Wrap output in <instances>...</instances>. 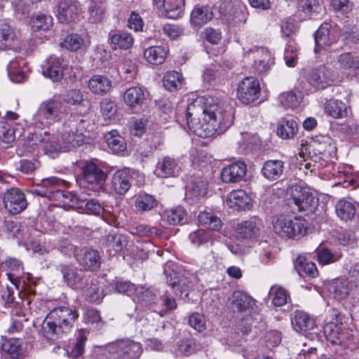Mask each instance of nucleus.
<instances>
[{"instance_id": "f257e3e1", "label": "nucleus", "mask_w": 359, "mask_h": 359, "mask_svg": "<svg viewBox=\"0 0 359 359\" xmlns=\"http://www.w3.org/2000/svg\"><path fill=\"white\" fill-rule=\"evenodd\" d=\"M187 123L197 135L199 128L208 130L205 135L224 133L233 123L232 112L224 108L217 97L204 96L196 99L187 107Z\"/></svg>"}, {"instance_id": "f03ea898", "label": "nucleus", "mask_w": 359, "mask_h": 359, "mask_svg": "<svg viewBox=\"0 0 359 359\" xmlns=\"http://www.w3.org/2000/svg\"><path fill=\"white\" fill-rule=\"evenodd\" d=\"M65 183L55 177L43 179L40 184L36 186L33 192L50 200L60 201L65 205L74 206V199L79 198L76 194L65 191Z\"/></svg>"}, {"instance_id": "7ed1b4c3", "label": "nucleus", "mask_w": 359, "mask_h": 359, "mask_svg": "<svg viewBox=\"0 0 359 359\" xmlns=\"http://www.w3.org/2000/svg\"><path fill=\"white\" fill-rule=\"evenodd\" d=\"M89 122L83 116L71 115L63 123L60 138L67 151L79 147L84 143V132Z\"/></svg>"}, {"instance_id": "20e7f679", "label": "nucleus", "mask_w": 359, "mask_h": 359, "mask_svg": "<svg viewBox=\"0 0 359 359\" xmlns=\"http://www.w3.org/2000/svg\"><path fill=\"white\" fill-rule=\"evenodd\" d=\"M307 224L306 220L301 217L280 215L273 222V229L283 238L299 239L306 235Z\"/></svg>"}, {"instance_id": "39448f33", "label": "nucleus", "mask_w": 359, "mask_h": 359, "mask_svg": "<svg viewBox=\"0 0 359 359\" xmlns=\"http://www.w3.org/2000/svg\"><path fill=\"white\" fill-rule=\"evenodd\" d=\"M105 180V173L95 163L87 161L82 165V174L79 183L83 189V193L88 195H90L91 192L95 194H99L104 189Z\"/></svg>"}, {"instance_id": "423d86ee", "label": "nucleus", "mask_w": 359, "mask_h": 359, "mask_svg": "<svg viewBox=\"0 0 359 359\" xmlns=\"http://www.w3.org/2000/svg\"><path fill=\"white\" fill-rule=\"evenodd\" d=\"M333 75L330 69L321 65L306 72L302 78V90L308 93L318 89H325L333 83Z\"/></svg>"}, {"instance_id": "0eeeda50", "label": "nucleus", "mask_w": 359, "mask_h": 359, "mask_svg": "<svg viewBox=\"0 0 359 359\" xmlns=\"http://www.w3.org/2000/svg\"><path fill=\"white\" fill-rule=\"evenodd\" d=\"M75 323L62 319H54V316L47 315L41 324V334L47 340L55 341L62 339L69 333Z\"/></svg>"}, {"instance_id": "6e6552de", "label": "nucleus", "mask_w": 359, "mask_h": 359, "mask_svg": "<svg viewBox=\"0 0 359 359\" xmlns=\"http://www.w3.org/2000/svg\"><path fill=\"white\" fill-rule=\"evenodd\" d=\"M171 263H167L164 266V274L166 278V283L172 288L175 290L176 294L188 297L189 292L198 282L195 274L188 276H177V273L171 269Z\"/></svg>"}, {"instance_id": "1a4fd4ad", "label": "nucleus", "mask_w": 359, "mask_h": 359, "mask_svg": "<svg viewBox=\"0 0 359 359\" xmlns=\"http://www.w3.org/2000/svg\"><path fill=\"white\" fill-rule=\"evenodd\" d=\"M65 111L63 102L57 96H53L41 102L36 111V118L41 123L51 124L59 121L61 114Z\"/></svg>"}, {"instance_id": "9d476101", "label": "nucleus", "mask_w": 359, "mask_h": 359, "mask_svg": "<svg viewBox=\"0 0 359 359\" xmlns=\"http://www.w3.org/2000/svg\"><path fill=\"white\" fill-rule=\"evenodd\" d=\"M56 269L62 274L64 283L73 290H83L88 287L90 276L82 269L65 264L57 265Z\"/></svg>"}, {"instance_id": "9b49d317", "label": "nucleus", "mask_w": 359, "mask_h": 359, "mask_svg": "<svg viewBox=\"0 0 359 359\" xmlns=\"http://www.w3.org/2000/svg\"><path fill=\"white\" fill-rule=\"evenodd\" d=\"M292 199L299 212H313L318 205V198L308 189L294 187Z\"/></svg>"}, {"instance_id": "f8f14e48", "label": "nucleus", "mask_w": 359, "mask_h": 359, "mask_svg": "<svg viewBox=\"0 0 359 359\" xmlns=\"http://www.w3.org/2000/svg\"><path fill=\"white\" fill-rule=\"evenodd\" d=\"M4 203L6 210L11 215L20 213L27 206L25 194L18 188H11L4 193Z\"/></svg>"}, {"instance_id": "ddd939ff", "label": "nucleus", "mask_w": 359, "mask_h": 359, "mask_svg": "<svg viewBox=\"0 0 359 359\" xmlns=\"http://www.w3.org/2000/svg\"><path fill=\"white\" fill-rule=\"evenodd\" d=\"M259 93V81L254 77H245L240 82L237 88V97L245 104H248L257 100Z\"/></svg>"}, {"instance_id": "4468645a", "label": "nucleus", "mask_w": 359, "mask_h": 359, "mask_svg": "<svg viewBox=\"0 0 359 359\" xmlns=\"http://www.w3.org/2000/svg\"><path fill=\"white\" fill-rule=\"evenodd\" d=\"M134 172L129 168L116 170L111 176L113 190L119 195L126 194L132 186Z\"/></svg>"}, {"instance_id": "2eb2a0df", "label": "nucleus", "mask_w": 359, "mask_h": 359, "mask_svg": "<svg viewBox=\"0 0 359 359\" xmlns=\"http://www.w3.org/2000/svg\"><path fill=\"white\" fill-rule=\"evenodd\" d=\"M247 166L243 161H238L223 168L220 177L224 183H237L245 176Z\"/></svg>"}, {"instance_id": "dca6fc26", "label": "nucleus", "mask_w": 359, "mask_h": 359, "mask_svg": "<svg viewBox=\"0 0 359 359\" xmlns=\"http://www.w3.org/2000/svg\"><path fill=\"white\" fill-rule=\"evenodd\" d=\"M79 13L78 2L74 0H60L57 5V17L62 23L74 21Z\"/></svg>"}, {"instance_id": "f3484780", "label": "nucleus", "mask_w": 359, "mask_h": 359, "mask_svg": "<svg viewBox=\"0 0 359 359\" xmlns=\"http://www.w3.org/2000/svg\"><path fill=\"white\" fill-rule=\"evenodd\" d=\"M158 9H163L165 16L170 19L180 17L184 10V0H153Z\"/></svg>"}, {"instance_id": "a211bd4d", "label": "nucleus", "mask_w": 359, "mask_h": 359, "mask_svg": "<svg viewBox=\"0 0 359 359\" xmlns=\"http://www.w3.org/2000/svg\"><path fill=\"white\" fill-rule=\"evenodd\" d=\"M18 41L14 29L8 24L0 22V50H17L19 48Z\"/></svg>"}, {"instance_id": "6ab92c4d", "label": "nucleus", "mask_w": 359, "mask_h": 359, "mask_svg": "<svg viewBox=\"0 0 359 359\" xmlns=\"http://www.w3.org/2000/svg\"><path fill=\"white\" fill-rule=\"evenodd\" d=\"M42 72L53 82L59 81L63 76V60L55 55L50 56L42 67Z\"/></svg>"}, {"instance_id": "aec40b11", "label": "nucleus", "mask_w": 359, "mask_h": 359, "mask_svg": "<svg viewBox=\"0 0 359 359\" xmlns=\"http://www.w3.org/2000/svg\"><path fill=\"white\" fill-rule=\"evenodd\" d=\"M231 309L233 313H248L255 304V299L242 291H235L232 294Z\"/></svg>"}, {"instance_id": "412c9836", "label": "nucleus", "mask_w": 359, "mask_h": 359, "mask_svg": "<svg viewBox=\"0 0 359 359\" xmlns=\"http://www.w3.org/2000/svg\"><path fill=\"white\" fill-rule=\"evenodd\" d=\"M178 172L177 160L168 156L158 160L155 170L156 175L162 178L175 177Z\"/></svg>"}, {"instance_id": "4be33fe9", "label": "nucleus", "mask_w": 359, "mask_h": 359, "mask_svg": "<svg viewBox=\"0 0 359 359\" xmlns=\"http://www.w3.org/2000/svg\"><path fill=\"white\" fill-rule=\"evenodd\" d=\"M316 47L315 53L320 49L325 48L336 41L334 35L330 31V25L324 23L318 28L314 34Z\"/></svg>"}, {"instance_id": "5701e85b", "label": "nucleus", "mask_w": 359, "mask_h": 359, "mask_svg": "<svg viewBox=\"0 0 359 359\" xmlns=\"http://www.w3.org/2000/svg\"><path fill=\"white\" fill-rule=\"evenodd\" d=\"M1 354L6 359H22L25 355L23 345L18 339H7L1 345Z\"/></svg>"}, {"instance_id": "b1692460", "label": "nucleus", "mask_w": 359, "mask_h": 359, "mask_svg": "<svg viewBox=\"0 0 359 359\" xmlns=\"http://www.w3.org/2000/svg\"><path fill=\"white\" fill-rule=\"evenodd\" d=\"M42 133H31L24 140L20 145L17 147V154L19 156H25L35 152L39 146L43 142Z\"/></svg>"}, {"instance_id": "393cba45", "label": "nucleus", "mask_w": 359, "mask_h": 359, "mask_svg": "<svg viewBox=\"0 0 359 359\" xmlns=\"http://www.w3.org/2000/svg\"><path fill=\"white\" fill-rule=\"evenodd\" d=\"M128 244L126 237L120 233L108 234L104 236L102 246L109 252V255H115L121 252Z\"/></svg>"}, {"instance_id": "a878e982", "label": "nucleus", "mask_w": 359, "mask_h": 359, "mask_svg": "<svg viewBox=\"0 0 359 359\" xmlns=\"http://www.w3.org/2000/svg\"><path fill=\"white\" fill-rule=\"evenodd\" d=\"M208 181L201 176L193 177L187 188V196L193 200L204 197L208 192Z\"/></svg>"}, {"instance_id": "bb28decb", "label": "nucleus", "mask_w": 359, "mask_h": 359, "mask_svg": "<svg viewBox=\"0 0 359 359\" xmlns=\"http://www.w3.org/2000/svg\"><path fill=\"white\" fill-rule=\"evenodd\" d=\"M43 142L44 152L50 157H54L56 154L60 151H66L63 144V140H59L60 135H53L47 132L43 134Z\"/></svg>"}, {"instance_id": "cd10ccee", "label": "nucleus", "mask_w": 359, "mask_h": 359, "mask_svg": "<svg viewBox=\"0 0 359 359\" xmlns=\"http://www.w3.org/2000/svg\"><path fill=\"white\" fill-rule=\"evenodd\" d=\"M293 328L298 332L313 330L316 327L315 320L303 311H296L291 317Z\"/></svg>"}, {"instance_id": "c85d7f7f", "label": "nucleus", "mask_w": 359, "mask_h": 359, "mask_svg": "<svg viewBox=\"0 0 359 359\" xmlns=\"http://www.w3.org/2000/svg\"><path fill=\"white\" fill-rule=\"evenodd\" d=\"M77 260L85 270L93 271L100 268L101 265V257L96 250H86L81 254Z\"/></svg>"}, {"instance_id": "c756f323", "label": "nucleus", "mask_w": 359, "mask_h": 359, "mask_svg": "<svg viewBox=\"0 0 359 359\" xmlns=\"http://www.w3.org/2000/svg\"><path fill=\"white\" fill-rule=\"evenodd\" d=\"M353 284L346 278L333 280L327 286V290L334 299H343L349 294Z\"/></svg>"}, {"instance_id": "7c9ffc66", "label": "nucleus", "mask_w": 359, "mask_h": 359, "mask_svg": "<svg viewBox=\"0 0 359 359\" xmlns=\"http://www.w3.org/2000/svg\"><path fill=\"white\" fill-rule=\"evenodd\" d=\"M285 163L281 160H269L264 162L262 168V174L270 181L276 180L283 173Z\"/></svg>"}, {"instance_id": "2f4dec72", "label": "nucleus", "mask_w": 359, "mask_h": 359, "mask_svg": "<svg viewBox=\"0 0 359 359\" xmlns=\"http://www.w3.org/2000/svg\"><path fill=\"white\" fill-rule=\"evenodd\" d=\"M309 149H312L315 155L324 156H330L336 151L334 143L329 137H322L320 139L314 140L309 144Z\"/></svg>"}, {"instance_id": "473e14b6", "label": "nucleus", "mask_w": 359, "mask_h": 359, "mask_svg": "<svg viewBox=\"0 0 359 359\" xmlns=\"http://www.w3.org/2000/svg\"><path fill=\"white\" fill-rule=\"evenodd\" d=\"M88 86L93 94L104 95L111 90L112 82L105 76L95 75L89 79Z\"/></svg>"}, {"instance_id": "72a5a7b5", "label": "nucleus", "mask_w": 359, "mask_h": 359, "mask_svg": "<svg viewBox=\"0 0 359 359\" xmlns=\"http://www.w3.org/2000/svg\"><path fill=\"white\" fill-rule=\"evenodd\" d=\"M250 198L242 189L233 190L227 196L226 205L236 210H245L250 204Z\"/></svg>"}, {"instance_id": "f704fd0d", "label": "nucleus", "mask_w": 359, "mask_h": 359, "mask_svg": "<svg viewBox=\"0 0 359 359\" xmlns=\"http://www.w3.org/2000/svg\"><path fill=\"white\" fill-rule=\"evenodd\" d=\"M212 16L213 13L210 6L196 5L191 13V22L194 26L201 27L209 22Z\"/></svg>"}, {"instance_id": "c9c22d12", "label": "nucleus", "mask_w": 359, "mask_h": 359, "mask_svg": "<svg viewBox=\"0 0 359 359\" xmlns=\"http://www.w3.org/2000/svg\"><path fill=\"white\" fill-rule=\"evenodd\" d=\"M163 221L171 225H182L187 222V212L182 206L165 210L161 215Z\"/></svg>"}, {"instance_id": "e433bc0d", "label": "nucleus", "mask_w": 359, "mask_h": 359, "mask_svg": "<svg viewBox=\"0 0 359 359\" xmlns=\"http://www.w3.org/2000/svg\"><path fill=\"white\" fill-rule=\"evenodd\" d=\"M294 266L298 274L303 278L306 276L315 278L318 276V271L316 264L313 262H307L303 256L297 257Z\"/></svg>"}, {"instance_id": "4c0bfd02", "label": "nucleus", "mask_w": 359, "mask_h": 359, "mask_svg": "<svg viewBox=\"0 0 359 359\" xmlns=\"http://www.w3.org/2000/svg\"><path fill=\"white\" fill-rule=\"evenodd\" d=\"M325 112L334 118H342L348 115L346 105L338 100H330L325 103Z\"/></svg>"}, {"instance_id": "58836bf2", "label": "nucleus", "mask_w": 359, "mask_h": 359, "mask_svg": "<svg viewBox=\"0 0 359 359\" xmlns=\"http://www.w3.org/2000/svg\"><path fill=\"white\" fill-rule=\"evenodd\" d=\"M324 333L332 344L348 345L346 341L348 338L347 333L340 332L339 328L334 323L327 324L324 327Z\"/></svg>"}, {"instance_id": "ea45409f", "label": "nucleus", "mask_w": 359, "mask_h": 359, "mask_svg": "<svg viewBox=\"0 0 359 359\" xmlns=\"http://www.w3.org/2000/svg\"><path fill=\"white\" fill-rule=\"evenodd\" d=\"M109 39L114 48L127 50L133 45L134 39L132 35L124 32H110Z\"/></svg>"}, {"instance_id": "a19ab883", "label": "nucleus", "mask_w": 359, "mask_h": 359, "mask_svg": "<svg viewBox=\"0 0 359 359\" xmlns=\"http://www.w3.org/2000/svg\"><path fill=\"white\" fill-rule=\"evenodd\" d=\"M152 306L156 309L155 312L158 313L161 317H163L168 311L175 309L177 308V303L172 297L166 295L157 296Z\"/></svg>"}, {"instance_id": "79ce46f5", "label": "nucleus", "mask_w": 359, "mask_h": 359, "mask_svg": "<svg viewBox=\"0 0 359 359\" xmlns=\"http://www.w3.org/2000/svg\"><path fill=\"white\" fill-rule=\"evenodd\" d=\"M79 198L74 199V205L73 207L83 208L88 213L93 215H100L103 212L104 208L100 202L96 199H88L83 197L82 194L79 196L76 195Z\"/></svg>"}, {"instance_id": "37998d69", "label": "nucleus", "mask_w": 359, "mask_h": 359, "mask_svg": "<svg viewBox=\"0 0 359 359\" xmlns=\"http://www.w3.org/2000/svg\"><path fill=\"white\" fill-rule=\"evenodd\" d=\"M168 50L161 46H151L144 52V57L148 62L152 65H161L165 60Z\"/></svg>"}, {"instance_id": "c03bdc74", "label": "nucleus", "mask_w": 359, "mask_h": 359, "mask_svg": "<svg viewBox=\"0 0 359 359\" xmlns=\"http://www.w3.org/2000/svg\"><path fill=\"white\" fill-rule=\"evenodd\" d=\"M29 23L32 29L34 32L48 30L53 25V18L50 15L40 12L33 13Z\"/></svg>"}, {"instance_id": "a18cd8bd", "label": "nucleus", "mask_w": 359, "mask_h": 359, "mask_svg": "<svg viewBox=\"0 0 359 359\" xmlns=\"http://www.w3.org/2000/svg\"><path fill=\"white\" fill-rule=\"evenodd\" d=\"M105 142L109 149L114 154L123 152L126 149L125 139L116 130H111L104 135Z\"/></svg>"}, {"instance_id": "49530a36", "label": "nucleus", "mask_w": 359, "mask_h": 359, "mask_svg": "<svg viewBox=\"0 0 359 359\" xmlns=\"http://www.w3.org/2000/svg\"><path fill=\"white\" fill-rule=\"evenodd\" d=\"M235 231L237 239L248 240L257 236L258 229L253 222L244 221L237 224Z\"/></svg>"}, {"instance_id": "de8ad7c7", "label": "nucleus", "mask_w": 359, "mask_h": 359, "mask_svg": "<svg viewBox=\"0 0 359 359\" xmlns=\"http://www.w3.org/2000/svg\"><path fill=\"white\" fill-rule=\"evenodd\" d=\"M158 201L154 196L146 194H139L135 201V206L137 212H144L150 211L157 206Z\"/></svg>"}, {"instance_id": "09e8293b", "label": "nucleus", "mask_w": 359, "mask_h": 359, "mask_svg": "<svg viewBox=\"0 0 359 359\" xmlns=\"http://www.w3.org/2000/svg\"><path fill=\"white\" fill-rule=\"evenodd\" d=\"M299 8L306 15L316 18L323 12V7L316 0H299Z\"/></svg>"}, {"instance_id": "8fccbe9b", "label": "nucleus", "mask_w": 359, "mask_h": 359, "mask_svg": "<svg viewBox=\"0 0 359 359\" xmlns=\"http://www.w3.org/2000/svg\"><path fill=\"white\" fill-rule=\"evenodd\" d=\"M123 99L125 103L130 107L138 106L144 100V93L140 87H131L126 90Z\"/></svg>"}, {"instance_id": "3c124183", "label": "nucleus", "mask_w": 359, "mask_h": 359, "mask_svg": "<svg viewBox=\"0 0 359 359\" xmlns=\"http://www.w3.org/2000/svg\"><path fill=\"white\" fill-rule=\"evenodd\" d=\"M336 213L344 221H349L355 215V205L346 200H340L336 205Z\"/></svg>"}, {"instance_id": "603ef678", "label": "nucleus", "mask_w": 359, "mask_h": 359, "mask_svg": "<svg viewBox=\"0 0 359 359\" xmlns=\"http://www.w3.org/2000/svg\"><path fill=\"white\" fill-rule=\"evenodd\" d=\"M106 8L102 1H90L88 5V20L92 23L102 21L105 16Z\"/></svg>"}, {"instance_id": "864d4df0", "label": "nucleus", "mask_w": 359, "mask_h": 359, "mask_svg": "<svg viewBox=\"0 0 359 359\" xmlns=\"http://www.w3.org/2000/svg\"><path fill=\"white\" fill-rule=\"evenodd\" d=\"M198 221L202 226L214 231L219 230L222 226V222L219 217L205 211L200 212Z\"/></svg>"}, {"instance_id": "5fc2aeb1", "label": "nucleus", "mask_w": 359, "mask_h": 359, "mask_svg": "<svg viewBox=\"0 0 359 359\" xmlns=\"http://www.w3.org/2000/svg\"><path fill=\"white\" fill-rule=\"evenodd\" d=\"M48 316H54V319H62L65 320H70V322L75 323L79 317L78 313L67 306H58L54 308L48 313Z\"/></svg>"}, {"instance_id": "6e6d98bb", "label": "nucleus", "mask_w": 359, "mask_h": 359, "mask_svg": "<svg viewBox=\"0 0 359 359\" xmlns=\"http://www.w3.org/2000/svg\"><path fill=\"white\" fill-rule=\"evenodd\" d=\"M163 86L168 91L172 92L181 88L182 76L176 71L168 72L163 77Z\"/></svg>"}, {"instance_id": "4d7b16f0", "label": "nucleus", "mask_w": 359, "mask_h": 359, "mask_svg": "<svg viewBox=\"0 0 359 359\" xmlns=\"http://www.w3.org/2000/svg\"><path fill=\"white\" fill-rule=\"evenodd\" d=\"M126 347L123 339H117L107 344L105 348L109 353V359H126L124 351Z\"/></svg>"}, {"instance_id": "13d9d810", "label": "nucleus", "mask_w": 359, "mask_h": 359, "mask_svg": "<svg viewBox=\"0 0 359 359\" xmlns=\"http://www.w3.org/2000/svg\"><path fill=\"white\" fill-rule=\"evenodd\" d=\"M126 359H138L142 353V346L129 338L123 339Z\"/></svg>"}, {"instance_id": "bf43d9fd", "label": "nucleus", "mask_w": 359, "mask_h": 359, "mask_svg": "<svg viewBox=\"0 0 359 359\" xmlns=\"http://www.w3.org/2000/svg\"><path fill=\"white\" fill-rule=\"evenodd\" d=\"M298 130L297 122L292 119L283 121L277 128V135L283 139L292 137Z\"/></svg>"}, {"instance_id": "052dcab7", "label": "nucleus", "mask_w": 359, "mask_h": 359, "mask_svg": "<svg viewBox=\"0 0 359 359\" xmlns=\"http://www.w3.org/2000/svg\"><path fill=\"white\" fill-rule=\"evenodd\" d=\"M358 57L353 55L351 53H344L339 55L337 58V65L341 69H354L358 65Z\"/></svg>"}, {"instance_id": "680f3d73", "label": "nucleus", "mask_w": 359, "mask_h": 359, "mask_svg": "<svg viewBox=\"0 0 359 359\" xmlns=\"http://www.w3.org/2000/svg\"><path fill=\"white\" fill-rule=\"evenodd\" d=\"M15 140L14 128L7 121L0 123V141L6 144H12Z\"/></svg>"}, {"instance_id": "e2e57ef3", "label": "nucleus", "mask_w": 359, "mask_h": 359, "mask_svg": "<svg viewBox=\"0 0 359 359\" xmlns=\"http://www.w3.org/2000/svg\"><path fill=\"white\" fill-rule=\"evenodd\" d=\"M62 101L71 105H85L83 93L79 89L67 90Z\"/></svg>"}, {"instance_id": "0e129e2a", "label": "nucleus", "mask_w": 359, "mask_h": 359, "mask_svg": "<svg viewBox=\"0 0 359 359\" xmlns=\"http://www.w3.org/2000/svg\"><path fill=\"white\" fill-rule=\"evenodd\" d=\"M269 294L272 297V303L275 306L285 305L289 298L287 291L282 287H272Z\"/></svg>"}, {"instance_id": "69168bd1", "label": "nucleus", "mask_w": 359, "mask_h": 359, "mask_svg": "<svg viewBox=\"0 0 359 359\" xmlns=\"http://www.w3.org/2000/svg\"><path fill=\"white\" fill-rule=\"evenodd\" d=\"M83 38L77 34H69L61 43L62 47L72 51H76L83 44Z\"/></svg>"}, {"instance_id": "338daca9", "label": "nucleus", "mask_w": 359, "mask_h": 359, "mask_svg": "<svg viewBox=\"0 0 359 359\" xmlns=\"http://www.w3.org/2000/svg\"><path fill=\"white\" fill-rule=\"evenodd\" d=\"M342 35L347 46L351 48H359V32L355 27H352L350 30H342Z\"/></svg>"}, {"instance_id": "774afa93", "label": "nucleus", "mask_w": 359, "mask_h": 359, "mask_svg": "<svg viewBox=\"0 0 359 359\" xmlns=\"http://www.w3.org/2000/svg\"><path fill=\"white\" fill-rule=\"evenodd\" d=\"M278 101L281 105L287 108H294L299 103L296 94L292 91L281 93L278 96Z\"/></svg>"}]
</instances>
